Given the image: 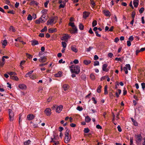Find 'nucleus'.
Instances as JSON below:
<instances>
[{"label":"nucleus","mask_w":145,"mask_h":145,"mask_svg":"<svg viewBox=\"0 0 145 145\" xmlns=\"http://www.w3.org/2000/svg\"><path fill=\"white\" fill-rule=\"evenodd\" d=\"M63 90L65 91L67 90L69 88V86L68 85L65 84L63 86Z\"/></svg>","instance_id":"19"},{"label":"nucleus","mask_w":145,"mask_h":145,"mask_svg":"<svg viewBox=\"0 0 145 145\" xmlns=\"http://www.w3.org/2000/svg\"><path fill=\"white\" fill-rule=\"evenodd\" d=\"M69 130L68 129H67L66 132L65 133V136H69Z\"/></svg>","instance_id":"44"},{"label":"nucleus","mask_w":145,"mask_h":145,"mask_svg":"<svg viewBox=\"0 0 145 145\" xmlns=\"http://www.w3.org/2000/svg\"><path fill=\"white\" fill-rule=\"evenodd\" d=\"M84 26L81 24L80 23L79 25V29L81 30H83L84 29Z\"/></svg>","instance_id":"32"},{"label":"nucleus","mask_w":145,"mask_h":145,"mask_svg":"<svg viewBox=\"0 0 145 145\" xmlns=\"http://www.w3.org/2000/svg\"><path fill=\"white\" fill-rule=\"evenodd\" d=\"M136 138L139 142H140L142 139V137L140 135H138L136 136Z\"/></svg>","instance_id":"25"},{"label":"nucleus","mask_w":145,"mask_h":145,"mask_svg":"<svg viewBox=\"0 0 145 145\" xmlns=\"http://www.w3.org/2000/svg\"><path fill=\"white\" fill-rule=\"evenodd\" d=\"M71 49L72 51L75 53L77 52L78 50L75 45H72L71 46Z\"/></svg>","instance_id":"14"},{"label":"nucleus","mask_w":145,"mask_h":145,"mask_svg":"<svg viewBox=\"0 0 145 145\" xmlns=\"http://www.w3.org/2000/svg\"><path fill=\"white\" fill-rule=\"evenodd\" d=\"M89 15V12H85L83 13V17L85 18H87L88 16Z\"/></svg>","instance_id":"20"},{"label":"nucleus","mask_w":145,"mask_h":145,"mask_svg":"<svg viewBox=\"0 0 145 145\" xmlns=\"http://www.w3.org/2000/svg\"><path fill=\"white\" fill-rule=\"evenodd\" d=\"M117 91L118 92H116V95L117 97H119V95L121 93V91L120 89H118Z\"/></svg>","instance_id":"24"},{"label":"nucleus","mask_w":145,"mask_h":145,"mask_svg":"<svg viewBox=\"0 0 145 145\" xmlns=\"http://www.w3.org/2000/svg\"><path fill=\"white\" fill-rule=\"evenodd\" d=\"M57 31V29L56 28L54 29H52L51 28L49 29H48V31L50 33H53L54 32L56 31Z\"/></svg>","instance_id":"28"},{"label":"nucleus","mask_w":145,"mask_h":145,"mask_svg":"<svg viewBox=\"0 0 145 145\" xmlns=\"http://www.w3.org/2000/svg\"><path fill=\"white\" fill-rule=\"evenodd\" d=\"M46 17V14H43L38 20L35 21V23L37 24H39L40 23L45 22L46 20V19L45 18Z\"/></svg>","instance_id":"2"},{"label":"nucleus","mask_w":145,"mask_h":145,"mask_svg":"<svg viewBox=\"0 0 145 145\" xmlns=\"http://www.w3.org/2000/svg\"><path fill=\"white\" fill-rule=\"evenodd\" d=\"M91 61L90 60H85L84 61V63L86 65H88L91 63Z\"/></svg>","instance_id":"22"},{"label":"nucleus","mask_w":145,"mask_h":145,"mask_svg":"<svg viewBox=\"0 0 145 145\" xmlns=\"http://www.w3.org/2000/svg\"><path fill=\"white\" fill-rule=\"evenodd\" d=\"M1 43L3 46V48H5L7 44V42L6 40H4L2 41L1 42Z\"/></svg>","instance_id":"18"},{"label":"nucleus","mask_w":145,"mask_h":145,"mask_svg":"<svg viewBox=\"0 0 145 145\" xmlns=\"http://www.w3.org/2000/svg\"><path fill=\"white\" fill-rule=\"evenodd\" d=\"M18 87L20 89L22 90H25L27 88L26 85L24 84H19L18 85Z\"/></svg>","instance_id":"8"},{"label":"nucleus","mask_w":145,"mask_h":145,"mask_svg":"<svg viewBox=\"0 0 145 145\" xmlns=\"http://www.w3.org/2000/svg\"><path fill=\"white\" fill-rule=\"evenodd\" d=\"M18 40L19 41V42H22L23 44H25V42H24L22 41V40H21L20 38H18L17 39H15V41H17V40Z\"/></svg>","instance_id":"35"},{"label":"nucleus","mask_w":145,"mask_h":145,"mask_svg":"<svg viewBox=\"0 0 145 145\" xmlns=\"http://www.w3.org/2000/svg\"><path fill=\"white\" fill-rule=\"evenodd\" d=\"M133 36H130L129 37V41H132L133 40Z\"/></svg>","instance_id":"50"},{"label":"nucleus","mask_w":145,"mask_h":145,"mask_svg":"<svg viewBox=\"0 0 145 145\" xmlns=\"http://www.w3.org/2000/svg\"><path fill=\"white\" fill-rule=\"evenodd\" d=\"M32 17L30 14H29L27 17V20H31L32 19Z\"/></svg>","instance_id":"38"},{"label":"nucleus","mask_w":145,"mask_h":145,"mask_svg":"<svg viewBox=\"0 0 145 145\" xmlns=\"http://www.w3.org/2000/svg\"><path fill=\"white\" fill-rule=\"evenodd\" d=\"M51 109L49 108H47L45 110L44 112L47 116H50L51 114Z\"/></svg>","instance_id":"6"},{"label":"nucleus","mask_w":145,"mask_h":145,"mask_svg":"<svg viewBox=\"0 0 145 145\" xmlns=\"http://www.w3.org/2000/svg\"><path fill=\"white\" fill-rule=\"evenodd\" d=\"M31 142V141L30 140H29L26 141H25L24 143V144L25 145H29V144Z\"/></svg>","instance_id":"36"},{"label":"nucleus","mask_w":145,"mask_h":145,"mask_svg":"<svg viewBox=\"0 0 145 145\" xmlns=\"http://www.w3.org/2000/svg\"><path fill=\"white\" fill-rule=\"evenodd\" d=\"M69 36L68 35H65L63 37L62 39H61L62 40H66L67 39L69 38Z\"/></svg>","instance_id":"29"},{"label":"nucleus","mask_w":145,"mask_h":145,"mask_svg":"<svg viewBox=\"0 0 145 145\" xmlns=\"http://www.w3.org/2000/svg\"><path fill=\"white\" fill-rule=\"evenodd\" d=\"M31 42L33 46L37 45L39 43L38 41L36 40H33L31 41Z\"/></svg>","instance_id":"26"},{"label":"nucleus","mask_w":145,"mask_h":145,"mask_svg":"<svg viewBox=\"0 0 145 145\" xmlns=\"http://www.w3.org/2000/svg\"><path fill=\"white\" fill-rule=\"evenodd\" d=\"M57 17L55 16L51 19L48 20L46 24L47 25H51L52 24H55L56 22V20H57Z\"/></svg>","instance_id":"3"},{"label":"nucleus","mask_w":145,"mask_h":145,"mask_svg":"<svg viewBox=\"0 0 145 145\" xmlns=\"http://www.w3.org/2000/svg\"><path fill=\"white\" fill-rule=\"evenodd\" d=\"M35 116L33 115L32 114H29L27 116V118L29 120H31L34 118Z\"/></svg>","instance_id":"11"},{"label":"nucleus","mask_w":145,"mask_h":145,"mask_svg":"<svg viewBox=\"0 0 145 145\" xmlns=\"http://www.w3.org/2000/svg\"><path fill=\"white\" fill-rule=\"evenodd\" d=\"M102 86L101 85L99 86L97 89V92L98 93H100L101 91V89Z\"/></svg>","instance_id":"34"},{"label":"nucleus","mask_w":145,"mask_h":145,"mask_svg":"<svg viewBox=\"0 0 145 145\" xmlns=\"http://www.w3.org/2000/svg\"><path fill=\"white\" fill-rule=\"evenodd\" d=\"M29 77L30 78L33 80H34L36 78V77L34 75H29Z\"/></svg>","instance_id":"40"},{"label":"nucleus","mask_w":145,"mask_h":145,"mask_svg":"<svg viewBox=\"0 0 145 145\" xmlns=\"http://www.w3.org/2000/svg\"><path fill=\"white\" fill-rule=\"evenodd\" d=\"M10 121H12L14 119V114L12 110L10 109L8 110Z\"/></svg>","instance_id":"4"},{"label":"nucleus","mask_w":145,"mask_h":145,"mask_svg":"<svg viewBox=\"0 0 145 145\" xmlns=\"http://www.w3.org/2000/svg\"><path fill=\"white\" fill-rule=\"evenodd\" d=\"M49 2V1H47L44 3V6L46 8L47 7V5H48V3Z\"/></svg>","instance_id":"52"},{"label":"nucleus","mask_w":145,"mask_h":145,"mask_svg":"<svg viewBox=\"0 0 145 145\" xmlns=\"http://www.w3.org/2000/svg\"><path fill=\"white\" fill-rule=\"evenodd\" d=\"M76 109L78 111H81L82 110L83 108H82V107L78 106L77 107Z\"/></svg>","instance_id":"46"},{"label":"nucleus","mask_w":145,"mask_h":145,"mask_svg":"<svg viewBox=\"0 0 145 145\" xmlns=\"http://www.w3.org/2000/svg\"><path fill=\"white\" fill-rule=\"evenodd\" d=\"M8 74L11 76H15L17 74L14 72H9L8 73Z\"/></svg>","instance_id":"27"},{"label":"nucleus","mask_w":145,"mask_h":145,"mask_svg":"<svg viewBox=\"0 0 145 145\" xmlns=\"http://www.w3.org/2000/svg\"><path fill=\"white\" fill-rule=\"evenodd\" d=\"M70 68L72 73L78 74L80 72V67L78 65H72Z\"/></svg>","instance_id":"1"},{"label":"nucleus","mask_w":145,"mask_h":145,"mask_svg":"<svg viewBox=\"0 0 145 145\" xmlns=\"http://www.w3.org/2000/svg\"><path fill=\"white\" fill-rule=\"evenodd\" d=\"M89 131V129L88 128H85L84 129V131L85 133H87Z\"/></svg>","instance_id":"45"},{"label":"nucleus","mask_w":145,"mask_h":145,"mask_svg":"<svg viewBox=\"0 0 145 145\" xmlns=\"http://www.w3.org/2000/svg\"><path fill=\"white\" fill-rule=\"evenodd\" d=\"M63 3L64 4H61L59 5V8H63L64 7V6H65V3L64 2H63Z\"/></svg>","instance_id":"43"},{"label":"nucleus","mask_w":145,"mask_h":145,"mask_svg":"<svg viewBox=\"0 0 145 145\" xmlns=\"http://www.w3.org/2000/svg\"><path fill=\"white\" fill-rule=\"evenodd\" d=\"M97 25V21L95 20H94L92 23V26L93 27H94V26L96 25Z\"/></svg>","instance_id":"37"},{"label":"nucleus","mask_w":145,"mask_h":145,"mask_svg":"<svg viewBox=\"0 0 145 145\" xmlns=\"http://www.w3.org/2000/svg\"><path fill=\"white\" fill-rule=\"evenodd\" d=\"M47 30V28L46 26H45L44 28L42 29L40 31L42 32H44Z\"/></svg>","instance_id":"47"},{"label":"nucleus","mask_w":145,"mask_h":145,"mask_svg":"<svg viewBox=\"0 0 145 145\" xmlns=\"http://www.w3.org/2000/svg\"><path fill=\"white\" fill-rule=\"evenodd\" d=\"M115 60L117 61H120V62H122V59L120 58L116 57L115 58Z\"/></svg>","instance_id":"58"},{"label":"nucleus","mask_w":145,"mask_h":145,"mask_svg":"<svg viewBox=\"0 0 145 145\" xmlns=\"http://www.w3.org/2000/svg\"><path fill=\"white\" fill-rule=\"evenodd\" d=\"M99 65V62L98 61H96L94 62V65L95 66L98 65Z\"/></svg>","instance_id":"48"},{"label":"nucleus","mask_w":145,"mask_h":145,"mask_svg":"<svg viewBox=\"0 0 145 145\" xmlns=\"http://www.w3.org/2000/svg\"><path fill=\"white\" fill-rule=\"evenodd\" d=\"M138 0H134L133 1V4L134 6L135 7H136L138 6Z\"/></svg>","instance_id":"17"},{"label":"nucleus","mask_w":145,"mask_h":145,"mask_svg":"<svg viewBox=\"0 0 145 145\" xmlns=\"http://www.w3.org/2000/svg\"><path fill=\"white\" fill-rule=\"evenodd\" d=\"M69 26L72 27H73L75 26V25H74V23L73 22H70L69 23Z\"/></svg>","instance_id":"49"},{"label":"nucleus","mask_w":145,"mask_h":145,"mask_svg":"<svg viewBox=\"0 0 145 145\" xmlns=\"http://www.w3.org/2000/svg\"><path fill=\"white\" fill-rule=\"evenodd\" d=\"M92 101H93L94 103L95 104H96L97 103V101L95 100V98L94 97H92Z\"/></svg>","instance_id":"61"},{"label":"nucleus","mask_w":145,"mask_h":145,"mask_svg":"<svg viewBox=\"0 0 145 145\" xmlns=\"http://www.w3.org/2000/svg\"><path fill=\"white\" fill-rule=\"evenodd\" d=\"M10 31H12L13 32H14L15 31V30L14 27L12 26H10Z\"/></svg>","instance_id":"42"},{"label":"nucleus","mask_w":145,"mask_h":145,"mask_svg":"<svg viewBox=\"0 0 145 145\" xmlns=\"http://www.w3.org/2000/svg\"><path fill=\"white\" fill-rule=\"evenodd\" d=\"M33 72V71H31L28 72L25 75V77H27L29 76L30 75V74H32Z\"/></svg>","instance_id":"30"},{"label":"nucleus","mask_w":145,"mask_h":145,"mask_svg":"<svg viewBox=\"0 0 145 145\" xmlns=\"http://www.w3.org/2000/svg\"><path fill=\"white\" fill-rule=\"evenodd\" d=\"M141 85L142 89L144 90L145 88V83H141Z\"/></svg>","instance_id":"53"},{"label":"nucleus","mask_w":145,"mask_h":145,"mask_svg":"<svg viewBox=\"0 0 145 145\" xmlns=\"http://www.w3.org/2000/svg\"><path fill=\"white\" fill-rule=\"evenodd\" d=\"M131 69V66L129 64L126 65L123 68V70L125 71V73L127 74L128 73L127 70H130Z\"/></svg>","instance_id":"5"},{"label":"nucleus","mask_w":145,"mask_h":145,"mask_svg":"<svg viewBox=\"0 0 145 145\" xmlns=\"http://www.w3.org/2000/svg\"><path fill=\"white\" fill-rule=\"evenodd\" d=\"M59 62L60 63H64L65 62V61H63V60L62 59H61L59 61Z\"/></svg>","instance_id":"59"},{"label":"nucleus","mask_w":145,"mask_h":145,"mask_svg":"<svg viewBox=\"0 0 145 145\" xmlns=\"http://www.w3.org/2000/svg\"><path fill=\"white\" fill-rule=\"evenodd\" d=\"M144 11V8L143 7L141 8L139 11L140 13H142Z\"/></svg>","instance_id":"54"},{"label":"nucleus","mask_w":145,"mask_h":145,"mask_svg":"<svg viewBox=\"0 0 145 145\" xmlns=\"http://www.w3.org/2000/svg\"><path fill=\"white\" fill-rule=\"evenodd\" d=\"M62 108L63 106L61 105H60L57 107L56 110V112H57L59 113L62 110Z\"/></svg>","instance_id":"10"},{"label":"nucleus","mask_w":145,"mask_h":145,"mask_svg":"<svg viewBox=\"0 0 145 145\" xmlns=\"http://www.w3.org/2000/svg\"><path fill=\"white\" fill-rule=\"evenodd\" d=\"M127 44L128 46H130L131 45V41L128 40L127 41Z\"/></svg>","instance_id":"55"},{"label":"nucleus","mask_w":145,"mask_h":145,"mask_svg":"<svg viewBox=\"0 0 145 145\" xmlns=\"http://www.w3.org/2000/svg\"><path fill=\"white\" fill-rule=\"evenodd\" d=\"M117 128H118V131L119 132H121V131H122V129H121V127H120V126L119 125H118V127H117Z\"/></svg>","instance_id":"56"},{"label":"nucleus","mask_w":145,"mask_h":145,"mask_svg":"<svg viewBox=\"0 0 145 145\" xmlns=\"http://www.w3.org/2000/svg\"><path fill=\"white\" fill-rule=\"evenodd\" d=\"M91 120V119L88 116H87L85 117V120L86 122L89 123Z\"/></svg>","instance_id":"23"},{"label":"nucleus","mask_w":145,"mask_h":145,"mask_svg":"<svg viewBox=\"0 0 145 145\" xmlns=\"http://www.w3.org/2000/svg\"><path fill=\"white\" fill-rule=\"evenodd\" d=\"M91 5L93 7L95 6V3L93 1H92L91 2Z\"/></svg>","instance_id":"64"},{"label":"nucleus","mask_w":145,"mask_h":145,"mask_svg":"<svg viewBox=\"0 0 145 145\" xmlns=\"http://www.w3.org/2000/svg\"><path fill=\"white\" fill-rule=\"evenodd\" d=\"M93 48V47L90 46L89 48L87 49L86 51L87 52H89Z\"/></svg>","instance_id":"51"},{"label":"nucleus","mask_w":145,"mask_h":145,"mask_svg":"<svg viewBox=\"0 0 145 145\" xmlns=\"http://www.w3.org/2000/svg\"><path fill=\"white\" fill-rule=\"evenodd\" d=\"M130 145H132L133 144V139L132 137H131L130 138Z\"/></svg>","instance_id":"57"},{"label":"nucleus","mask_w":145,"mask_h":145,"mask_svg":"<svg viewBox=\"0 0 145 145\" xmlns=\"http://www.w3.org/2000/svg\"><path fill=\"white\" fill-rule=\"evenodd\" d=\"M90 77V78L92 80H94L95 78V75L93 74H91Z\"/></svg>","instance_id":"39"},{"label":"nucleus","mask_w":145,"mask_h":145,"mask_svg":"<svg viewBox=\"0 0 145 145\" xmlns=\"http://www.w3.org/2000/svg\"><path fill=\"white\" fill-rule=\"evenodd\" d=\"M10 78L11 79L16 81H18L19 80L17 76H10Z\"/></svg>","instance_id":"21"},{"label":"nucleus","mask_w":145,"mask_h":145,"mask_svg":"<svg viewBox=\"0 0 145 145\" xmlns=\"http://www.w3.org/2000/svg\"><path fill=\"white\" fill-rule=\"evenodd\" d=\"M108 65L106 64H104L102 66V69L104 71L107 72L108 69L106 68Z\"/></svg>","instance_id":"13"},{"label":"nucleus","mask_w":145,"mask_h":145,"mask_svg":"<svg viewBox=\"0 0 145 145\" xmlns=\"http://www.w3.org/2000/svg\"><path fill=\"white\" fill-rule=\"evenodd\" d=\"M70 32L72 33H77V27L74 26L72 27V29H70Z\"/></svg>","instance_id":"7"},{"label":"nucleus","mask_w":145,"mask_h":145,"mask_svg":"<svg viewBox=\"0 0 145 145\" xmlns=\"http://www.w3.org/2000/svg\"><path fill=\"white\" fill-rule=\"evenodd\" d=\"M25 61H21V62L20 64V68L22 69H23L24 67L22 66V63H25Z\"/></svg>","instance_id":"41"},{"label":"nucleus","mask_w":145,"mask_h":145,"mask_svg":"<svg viewBox=\"0 0 145 145\" xmlns=\"http://www.w3.org/2000/svg\"><path fill=\"white\" fill-rule=\"evenodd\" d=\"M46 57L45 56L40 57V58L39 59V61L40 62H44L46 61Z\"/></svg>","instance_id":"15"},{"label":"nucleus","mask_w":145,"mask_h":145,"mask_svg":"<svg viewBox=\"0 0 145 145\" xmlns=\"http://www.w3.org/2000/svg\"><path fill=\"white\" fill-rule=\"evenodd\" d=\"M71 137L70 136H65L64 142L66 143H68L70 141Z\"/></svg>","instance_id":"9"},{"label":"nucleus","mask_w":145,"mask_h":145,"mask_svg":"<svg viewBox=\"0 0 145 145\" xmlns=\"http://www.w3.org/2000/svg\"><path fill=\"white\" fill-rule=\"evenodd\" d=\"M104 14L106 16H110V13L109 11L106 10H104L103 11Z\"/></svg>","instance_id":"12"},{"label":"nucleus","mask_w":145,"mask_h":145,"mask_svg":"<svg viewBox=\"0 0 145 145\" xmlns=\"http://www.w3.org/2000/svg\"><path fill=\"white\" fill-rule=\"evenodd\" d=\"M61 44L63 48H65L67 46V44L65 42L62 41L61 42Z\"/></svg>","instance_id":"33"},{"label":"nucleus","mask_w":145,"mask_h":145,"mask_svg":"<svg viewBox=\"0 0 145 145\" xmlns=\"http://www.w3.org/2000/svg\"><path fill=\"white\" fill-rule=\"evenodd\" d=\"M5 63V62L2 61H0V66H3Z\"/></svg>","instance_id":"60"},{"label":"nucleus","mask_w":145,"mask_h":145,"mask_svg":"<svg viewBox=\"0 0 145 145\" xmlns=\"http://www.w3.org/2000/svg\"><path fill=\"white\" fill-rule=\"evenodd\" d=\"M132 121L134 125L135 126H137L138 125V123L133 118H131Z\"/></svg>","instance_id":"31"},{"label":"nucleus","mask_w":145,"mask_h":145,"mask_svg":"<svg viewBox=\"0 0 145 145\" xmlns=\"http://www.w3.org/2000/svg\"><path fill=\"white\" fill-rule=\"evenodd\" d=\"M108 56L109 57H110V58H111L113 56V54L112 53H109V54H108Z\"/></svg>","instance_id":"62"},{"label":"nucleus","mask_w":145,"mask_h":145,"mask_svg":"<svg viewBox=\"0 0 145 145\" xmlns=\"http://www.w3.org/2000/svg\"><path fill=\"white\" fill-rule=\"evenodd\" d=\"M62 72L61 71H59L57 73L55 74L54 76L56 77H59L62 76Z\"/></svg>","instance_id":"16"},{"label":"nucleus","mask_w":145,"mask_h":145,"mask_svg":"<svg viewBox=\"0 0 145 145\" xmlns=\"http://www.w3.org/2000/svg\"><path fill=\"white\" fill-rule=\"evenodd\" d=\"M79 61L78 59H75L73 61V63L76 64L78 63Z\"/></svg>","instance_id":"63"}]
</instances>
